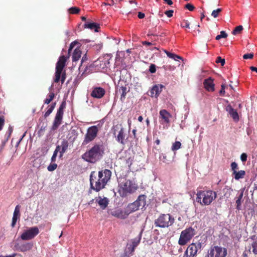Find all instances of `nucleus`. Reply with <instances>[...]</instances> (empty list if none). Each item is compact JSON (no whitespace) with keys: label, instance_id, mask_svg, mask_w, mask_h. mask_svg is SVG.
<instances>
[{"label":"nucleus","instance_id":"38","mask_svg":"<svg viewBox=\"0 0 257 257\" xmlns=\"http://www.w3.org/2000/svg\"><path fill=\"white\" fill-rule=\"evenodd\" d=\"M227 37V33L224 31H222L220 32V35H217L216 38H215V39L216 40H219V39H220L221 38H225Z\"/></svg>","mask_w":257,"mask_h":257},{"label":"nucleus","instance_id":"40","mask_svg":"<svg viewBox=\"0 0 257 257\" xmlns=\"http://www.w3.org/2000/svg\"><path fill=\"white\" fill-rule=\"evenodd\" d=\"M61 123V120H59L55 119L52 129L53 130H56L58 128V127L60 125Z\"/></svg>","mask_w":257,"mask_h":257},{"label":"nucleus","instance_id":"11","mask_svg":"<svg viewBox=\"0 0 257 257\" xmlns=\"http://www.w3.org/2000/svg\"><path fill=\"white\" fill-rule=\"evenodd\" d=\"M105 90L101 87H95L92 90L91 95L94 98H101L105 94Z\"/></svg>","mask_w":257,"mask_h":257},{"label":"nucleus","instance_id":"53","mask_svg":"<svg viewBox=\"0 0 257 257\" xmlns=\"http://www.w3.org/2000/svg\"><path fill=\"white\" fill-rule=\"evenodd\" d=\"M173 12L174 11L173 10H169L166 11L165 12V14H166L169 18H171L173 16Z\"/></svg>","mask_w":257,"mask_h":257},{"label":"nucleus","instance_id":"17","mask_svg":"<svg viewBox=\"0 0 257 257\" xmlns=\"http://www.w3.org/2000/svg\"><path fill=\"white\" fill-rule=\"evenodd\" d=\"M164 86L162 85H155L153 87L151 90L150 96L151 97H157L162 91V88Z\"/></svg>","mask_w":257,"mask_h":257},{"label":"nucleus","instance_id":"32","mask_svg":"<svg viewBox=\"0 0 257 257\" xmlns=\"http://www.w3.org/2000/svg\"><path fill=\"white\" fill-rule=\"evenodd\" d=\"M63 71L58 70L56 69L55 72V78L54 79V82L56 83L60 81L61 75Z\"/></svg>","mask_w":257,"mask_h":257},{"label":"nucleus","instance_id":"48","mask_svg":"<svg viewBox=\"0 0 257 257\" xmlns=\"http://www.w3.org/2000/svg\"><path fill=\"white\" fill-rule=\"evenodd\" d=\"M185 8L190 11H192L194 9V7L191 4H187L185 5Z\"/></svg>","mask_w":257,"mask_h":257},{"label":"nucleus","instance_id":"6","mask_svg":"<svg viewBox=\"0 0 257 257\" xmlns=\"http://www.w3.org/2000/svg\"><path fill=\"white\" fill-rule=\"evenodd\" d=\"M196 230L192 227H189L183 230L180 234L178 243L181 245L186 244L195 235Z\"/></svg>","mask_w":257,"mask_h":257},{"label":"nucleus","instance_id":"55","mask_svg":"<svg viewBox=\"0 0 257 257\" xmlns=\"http://www.w3.org/2000/svg\"><path fill=\"white\" fill-rule=\"evenodd\" d=\"M4 124V119L0 117V131L2 129L3 126Z\"/></svg>","mask_w":257,"mask_h":257},{"label":"nucleus","instance_id":"47","mask_svg":"<svg viewBox=\"0 0 257 257\" xmlns=\"http://www.w3.org/2000/svg\"><path fill=\"white\" fill-rule=\"evenodd\" d=\"M253 57V54L252 53H248L245 54L243 56V58L245 59H252Z\"/></svg>","mask_w":257,"mask_h":257},{"label":"nucleus","instance_id":"60","mask_svg":"<svg viewBox=\"0 0 257 257\" xmlns=\"http://www.w3.org/2000/svg\"><path fill=\"white\" fill-rule=\"evenodd\" d=\"M65 78H66V77H65V73H64L62 75V77H61V82H62V83H63L65 80Z\"/></svg>","mask_w":257,"mask_h":257},{"label":"nucleus","instance_id":"23","mask_svg":"<svg viewBox=\"0 0 257 257\" xmlns=\"http://www.w3.org/2000/svg\"><path fill=\"white\" fill-rule=\"evenodd\" d=\"M146 196L145 195H140L135 201L139 208H143L146 205Z\"/></svg>","mask_w":257,"mask_h":257},{"label":"nucleus","instance_id":"29","mask_svg":"<svg viewBox=\"0 0 257 257\" xmlns=\"http://www.w3.org/2000/svg\"><path fill=\"white\" fill-rule=\"evenodd\" d=\"M243 191H242L239 196L238 197L236 201V208L238 210H239L240 209V206L241 205V200L242 199V197H243Z\"/></svg>","mask_w":257,"mask_h":257},{"label":"nucleus","instance_id":"59","mask_svg":"<svg viewBox=\"0 0 257 257\" xmlns=\"http://www.w3.org/2000/svg\"><path fill=\"white\" fill-rule=\"evenodd\" d=\"M65 78H66V77H65V73H64L62 75V77H61V82H62V83H63L65 80Z\"/></svg>","mask_w":257,"mask_h":257},{"label":"nucleus","instance_id":"37","mask_svg":"<svg viewBox=\"0 0 257 257\" xmlns=\"http://www.w3.org/2000/svg\"><path fill=\"white\" fill-rule=\"evenodd\" d=\"M140 242V238L135 239L132 242V249L131 252H133L135 250V248L138 245Z\"/></svg>","mask_w":257,"mask_h":257},{"label":"nucleus","instance_id":"21","mask_svg":"<svg viewBox=\"0 0 257 257\" xmlns=\"http://www.w3.org/2000/svg\"><path fill=\"white\" fill-rule=\"evenodd\" d=\"M159 114L160 117L164 120V122L167 123H169V118L171 117V115L166 110H161Z\"/></svg>","mask_w":257,"mask_h":257},{"label":"nucleus","instance_id":"1","mask_svg":"<svg viewBox=\"0 0 257 257\" xmlns=\"http://www.w3.org/2000/svg\"><path fill=\"white\" fill-rule=\"evenodd\" d=\"M111 176V171L107 169L99 171L97 174L95 172H91L90 176L91 189L97 192L99 191L104 188L106 183L110 179Z\"/></svg>","mask_w":257,"mask_h":257},{"label":"nucleus","instance_id":"62","mask_svg":"<svg viewBox=\"0 0 257 257\" xmlns=\"http://www.w3.org/2000/svg\"><path fill=\"white\" fill-rule=\"evenodd\" d=\"M16 255V253H14L13 254L9 255H6V256L0 255V257H15Z\"/></svg>","mask_w":257,"mask_h":257},{"label":"nucleus","instance_id":"14","mask_svg":"<svg viewBox=\"0 0 257 257\" xmlns=\"http://www.w3.org/2000/svg\"><path fill=\"white\" fill-rule=\"evenodd\" d=\"M108 213L112 216L121 219H124L127 216L126 213H123L120 209H119L110 210L108 211Z\"/></svg>","mask_w":257,"mask_h":257},{"label":"nucleus","instance_id":"58","mask_svg":"<svg viewBox=\"0 0 257 257\" xmlns=\"http://www.w3.org/2000/svg\"><path fill=\"white\" fill-rule=\"evenodd\" d=\"M105 6H107V5H109V6H112V5H114L115 4V3H114V0H111V3H110V4H107V3H104L103 4Z\"/></svg>","mask_w":257,"mask_h":257},{"label":"nucleus","instance_id":"44","mask_svg":"<svg viewBox=\"0 0 257 257\" xmlns=\"http://www.w3.org/2000/svg\"><path fill=\"white\" fill-rule=\"evenodd\" d=\"M54 96H55L54 93H51L50 94V95H49L50 98H46L45 99V103H46V104L50 103L51 102V101L54 98Z\"/></svg>","mask_w":257,"mask_h":257},{"label":"nucleus","instance_id":"7","mask_svg":"<svg viewBox=\"0 0 257 257\" xmlns=\"http://www.w3.org/2000/svg\"><path fill=\"white\" fill-rule=\"evenodd\" d=\"M98 128L96 125L91 126L87 130L86 134L84 136V139L82 145L83 146L87 145L93 141L97 137Z\"/></svg>","mask_w":257,"mask_h":257},{"label":"nucleus","instance_id":"61","mask_svg":"<svg viewBox=\"0 0 257 257\" xmlns=\"http://www.w3.org/2000/svg\"><path fill=\"white\" fill-rule=\"evenodd\" d=\"M167 4L170 6L173 4V2L171 0H164Z\"/></svg>","mask_w":257,"mask_h":257},{"label":"nucleus","instance_id":"12","mask_svg":"<svg viewBox=\"0 0 257 257\" xmlns=\"http://www.w3.org/2000/svg\"><path fill=\"white\" fill-rule=\"evenodd\" d=\"M33 246L32 242H27L21 245L18 244L15 245L16 249L22 252H25L31 250Z\"/></svg>","mask_w":257,"mask_h":257},{"label":"nucleus","instance_id":"16","mask_svg":"<svg viewBox=\"0 0 257 257\" xmlns=\"http://www.w3.org/2000/svg\"><path fill=\"white\" fill-rule=\"evenodd\" d=\"M225 110L226 111L228 112L230 116L233 118L234 121H237L239 120V116L237 112L235 109L233 108L230 105H228L226 108Z\"/></svg>","mask_w":257,"mask_h":257},{"label":"nucleus","instance_id":"19","mask_svg":"<svg viewBox=\"0 0 257 257\" xmlns=\"http://www.w3.org/2000/svg\"><path fill=\"white\" fill-rule=\"evenodd\" d=\"M96 202L102 209H104L108 205V199L106 197L102 198L99 196L96 199Z\"/></svg>","mask_w":257,"mask_h":257},{"label":"nucleus","instance_id":"41","mask_svg":"<svg viewBox=\"0 0 257 257\" xmlns=\"http://www.w3.org/2000/svg\"><path fill=\"white\" fill-rule=\"evenodd\" d=\"M58 152H59V147H56L55 150L54 152L53 155L51 158V162H54L56 161V158Z\"/></svg>","mask_w":257,"mask_h":257},{"label":"nucleus","instance_id":"36","mask_svg":"<svg viewBox=\"0 0 257 257\" xmlns=\"http://www.w3.org/2000/svg\"><path fill=\"white\" fill-rule=\"evenodd\" d=\"M55 104H56V103H54V104H52L51 105L50 107L45 112V115H44L45 117L48 116L52 113V111L53 110V109H54V108L55 107Z\"/></svg>","mask_w":257,"mask_h":257},{"label":"nucleus","instance_id":"2","mask_svg":"<svg viewBox=\"0 0 257 257\" xmlns=\"http://www.w3.org/2000/svg\"><path fill=\"white\" fill-rule=\"evenodd\" d=\"M103 154V146L102 144H95L83 155L82 158L87 162L94 163L100 160Z\"/></svg>","mask_w":257,"mask_h":257},{"label":"nucleus","instance_id":"9","mask_svg":"<svg viewBox=\"0 0 257 257\" xmlns=\"http://www.w3.org/2000/svg\"><path fill=\"white\" fill-rule=\"evenodd\" d=\"M39 232V230L37 227H33L25 230L21 237L24 240H30L34 238Z\"/></svg>","mask_w":257,"mask_h":257},{"label":"nucleus","instance_id":"15","mask_svg":"<svg viewBox=\"0 0 257 257\" xmlns=\"http://www.w3.org/2000/svg\"><path fill=\"white\" fill-rule=\"evenodd\" d=\"M203 85L206 90L208 91H213L214 90V84L212 78L209 77L204 80Z\"/></svg>","mask_w":257,"mask_h":257},{"label":"nucleus","instance_id":"64","mask_svg":"<svg viewBox=\"0 0 257 257\" xmlns=\"http://www.w3.org/2000/svg\"><path fill=\"white\" fill-rule=\"evenodd\" d=\"M183 257H193V256H190V254L189 253H186V251H185Z\"/></svg>","mask_w":257,"mask_h":257},{"label":"nucleus","instance_id":"34","mask_svg":"<svg viewBox=\"0 0 257 257\" xmlns=\"http://www.w3.org/2000/svg\"><path fill=\"white\" fill-rule=\"evenodd\" d=\"M252 252L257 254V237L254 239L251 244Z\"/></svg>","mask_w":257,"mask_h":257},{"label":"nucleus","instance_id":"18","mask_svg":"<svg viewBox=\"0 0 257 257\" xmlns=\"http://www.w3.org/2000/svg\"><path fill=\"white\" fill-rule=\"evenodd\" d=\"M68 147V143L67 141L63 140L60 145L57 146L59 147V152H60V158L63 156V154L66 151Z\"/></svg>","mask_w":257,"mask_h":257},{"label":"nucleus","instance_id":"35","mask_svg":"<svg viewBox=\"0 0 257 257\" xmlns=\"http://www.w3.org/2000/svg\"><path fill=\"white\" fill-rule=\"evenodd\" d=\"M221 11L222 9L220 8L213 10L211 13V16H212L214 18H216L218 17L219 14Z\"/></svg>","mask_w":257,"mask_h":257},{"label":"nucleus","instance_id":"22","mask_svg":"<svg viewBox=\"0 0 257 257\" xmlns=\"http://www.w3.org/2000/svg\"><path fill=\"white\" fill-rule=\"evenodd\" d=\"M66 58L64 56H62L59 58L58 61L56 64V69L58 70L63 71V68L65 65Z\"/></svg>","mask_w":257,"mask_h":257},{"label":"nucleus","instance_id":"28","mask_svg":"<svg viewBox=\"0 0 257 257\" xmlns=\"http://www.w3.org/2000/svg\"><path fill=\"white\" fill-rule=\"evenodd\" d=\"M63 114V108L62 105H61L59 107L58 110L57 112L55 119L59 120H61L62 118Z\"/></svg>","mask_w":257,"mask_h":257},{"label":"nucleus","instance_id":"33","mask_svg":"<svg viewBox=\"0 0 257 257\" xmlns=\"http://www.w3.org/2000/svg\"><path fill=\"white\" fill-rule=\"evenodd\" d=\"M181 146V143L180 142L177 141L173 144L171 149L173 151H175L179 149Z\"/></svg>","mask_w":257,"mask_h":257},{"label":"nucleus","instance_id":"30","mask_svg":"<svg viewBox=\"0 0 257 257\" xmlns=\"http://www.w3.org/2000/svg\"><path fill=\"white\" fill-rule=\"evenodd\" d=\"M164 52L167 54L168 57H169L170 58L173 59L175 60H176V58L179 59H182V57H181L180 56H178L174 53H171L167 51L166 50H164Z\"/></svg>","mask_w":257,"mask_h":257},{"label":"nucleus","instance_id":"24","mask_svg":"<svg viewBox=\"0 0 257 257\" xmlns=\"http://www.w3.org/2000/svg\"><path fill=\"white\" fill-rule=\"evenodd\" d=\"M81 56V51L79 48L74 50L72 55V62H76L80 59Z\"/></svg>","mask_w":257,"mask_h":257},{"label":"nucleus","instance_id":"43","mask_svg":"<svg viewBox=\"0 0 257 257\" xmlns=\"http://www.w3.org/2000/svg\"><path fill=\"white\" fill-rule=\"evenodd\" d=\"M57 167V165L56 164H51L47 168V169L49 171H54Z\"/></svg>","mask_w":257,"mask_h":257},{"label":"nucleus","instance_id":"25","mask_svg":"<svg viewBox=\"0 0 257 257\" xmlns=\"http://www.w3.org/2000/svg\"><path fill=\"white\" fill-rule=\"evenodd\" d=\"M20 213V206L19 205L16 206L14 214H13V217L12 219V226L14 227L16 223L18 216L19 215Z\"/></svg>","mask_w":257,"mask_h":257},{"label":"nucleus","instance_id":"26","mask_svg":"<svg viewBox=\"0 0 257 257\" xmlns=\"http://www.w3.org/2000/svg\"><path fill=\"white\" fill-rule=\"evenodd\" d=\"M84 27L91 30L94 29V31L96 32H98L100 29L99 25L95 23H85L84 24Z\"/></svg>","mask_w":257,"mask_h":257},{"label":"nucleus","instance_id":"54","mask_svg":"<svg viewBox=\"0 0 257 257\" xmlns=\"http://www.w3.org/2000/svg\"><path fill=\"white\" fill-rule=\"evenodd\" d=\"M77 42H76V41H74L73 42H72L70 45V47H69V50H68V54H70V51H71V50L73 49V48L74 47V45L77 44Z\"/></svg>","mask_w":257,"mask_h":257},{"label":"nucleus","instance_id":"63","mask_svg":"<svg viewBox=\"0 0 257 257\" xmlns=\"http://www.w3.org/2000/svg\"><path fill=\"white\" fill-rule=\"evenodd\" d=\"M250 69L251 70L253 71H255L257 73V68L256 67H253V66H251L250 67Z\"/></svg>","mask_w":257,"mask_h":257},{"label":"nucleus","instance_id":"51","mask_svg":"<svg viewBox=\"0 0 257 257\" xmlns=\"http://www.w3.org/2000/svg\"><path fill=\"white\" fill-rule=\"evenodd\" d=\"M225 85L224 84H222L221 85V90L219 91V93H220V95L223 96V95H224V94H225Z\"/></svg>","mask_w":257,"mask_h":257},{"label":"nucleus","instance_id":"31","mask_svg":"<svg viewBox=\"0 0 257 257\" xmlns=\"http://www.w3.org/2000/svg\"><path fill=\"white\" fill-rule=\"evenodd\" d=\"M119 91L121 92V96H120V99L121 101H122L123 99H124L125 97V95L126 94V88L125 87H121L120 89H119Z\"/></svg>","mask_w":257,"mask_h":257},{"label":"nucleus","instance_id":"45","mask_svg":"<svg viewBox=\"0 0 257 257\" xmlns=\"http://www.w3.org/2000/svg\"><path fill=\"white\" fill-rule=\"evenodd\" d=\"M215 62L217 63H220L221 66H223L225 61L224 59H222L220 57H217Z\"/></svg>","mask_w":257,"mask_h":257},{"label":"nucleus","instance_id":"3","mask_svg":"<svg viewBox=\"0 0 257 257\" xmlns=\"http://www.w3.org/2000/svg\"><path fill=\"white\" fill-rule=\"evenodd\" d=\"M196 201L201 205H208L216 198V193L211 190L198 191Z\"/></svg>","mask_w":257,"mask_h":257},{"label":"nucleus","instance_id":"49","mask_svg":"<svg viewBox=\"0 0 257 257\" xmlns=\"http://www.w3.org/2000/svg\"><path fill=\"white\" fill-rule=\"evenodd\" d=\"M189 23L187 20H184L183 23L181 25L182 27L189 28Z\"/></svg>","mask_w":257,"mask_h":257},{"label":"nucleus","instance_id":"5","mask_svg":"<svg viewBox=\"0 0 257 257\" xmlns=\"http://www.w3.org/2000/svg\"><path fill=\"white\" fill-rule=\"evenodd\" d=\"M174 222V218L169 214L161 215L155 221L156 226L161 228L168 227L172 225Z\"/></svg>","mask_w":257,"mask_h":257},{"label":"nucleus","instance_id":"39","mask_svg":"<svg viewBox=\"0 0 257 257\" xmlns=\"http://www.w3.org/2000/svg\"><path fill=\"white\" fill-rule=\"evenodd\" d=\"M242 30H243L242 26H238L236 27L234 29V30L232 32V34L234 35H235L237 34L240 33Z\"/></svg>","mask_w":257,"mask_h":257},{"label":"nucleus","instance_id":"8","mask_svg":"<svg viewBox=\"0 0 257 257\" xmlns=\"http://www.w3.org/2000/svg\"><path fill=\"white\" fill-rule=\"evenodd\" d=\"M208 257H225L227 250L225 248L218 246H212L208 250Z\"/></svg>","mask_w":257,"mask_h":257},{"label":"nucleus","instance_id":"10","mask_svg":"<svg viewBox=\"0 0 257 257\" xmlns=\"http://www.w3.org/2000/svg\"><path fill=\"white\" fill-rule=\"evenodd\" d=\"M201 247V244L200 242L192 243L187 247L186 250V253H189L190 254V256L194 257L196 255L198 249L200 248Z\"/></svg>","mask_w":257,"mask_h":257},{"label":"nucleus","instance_id":"50","mask_svg":"<svg viewBox=\"0 0 257 257\" xmlns=\"http://www.w3.org/2000/svg\"><path fill=\"white\" fill-rule=\"evenodd\" d=\"M247 155L245 153H242L240 156V159L243 162H245L247 160Z\"/></svg>","mask_w":257,"mask_h":257},{"label":"nucleus","instance_id":"46","mask_svg":"<svg viewBox=\"0 0 257 257\" xmlns=\"http://www.w3.org/2000/svg\"><path fill=\"white\" fill-rule=\"evenodd\" d=\"M156 66L155 64H151L150 66V68H149V71L151 73H154L156 72Z\"/></svg>","mask_w":257,"mask_h":257},{"label":"nucleus","instance_id":"13","mask_svg":"<svg viewBox=\"0 0 257 257\" xmlns=\"http://www.w3.org/2000/svg\"><path fill=\"white\" fill-rule=\"evenodd\" d=\"M115 128L117 129H119V131L118 132V134L116 136V140L118 142L121 143L122 145L124 144V139H125V135L124 134V128L121 125H116Z\"/></svg>","mask_w":257,"mask_h":257},{"label":"nucleus","instance_id":"42","mask_svg":"<svg viewBox=\"0 0 257 257\" xmlns=\"http://www.w3.org/2000/svg\"><path fill=\"white\" fill-rule=\"evenodd\" d=\"M69 11L71 14H78L80 11V9L77 7H72L69 9Z\"/></svg>","mask_w":257,"mask_h":257},{"label":"nucleus","instance_id":"56","mask_svg":"<svg viewBox=\"0 0 257 257\" xmlns=\"http://www.w3.org/2000/svg\"><path fill=\"white\" fill-rule=\"evenodd\" d=\"M138 16L139 19H143L145 17V14L142 12H139Z\"/></svg>","mask_w":257,"mask_h":257},{"label":"nucleus","instance_id":"57","mask_svg":"<svg viewBox=\"0 0 257 257\" xmlns=\"http://www.w3.org/2000/svg\"><path fill=\"white\" fill-rule=\"evenodd\" d=\"M87 59L86 58V55H84V56H83L82 59H81V65L79 67V69H80V67L81 66H82V63Z\"/></svg>","mask_w":257,"mask_h":257},{"label":"nucleus","instance_id":"20","mask_svg":"<svg viewBox=\"0 0 257 257\" xmlns=\"http://www.w3.org/2000/svg\"><path fill=\"white\" fill-rule=\"evenodd\" d=\"M139 208H140L138 206V205H137V202H136V201H135L133 203H130L127 205L125 209V213H126V215H128L132 212L138 210V209H139Z\"/></svg>","mask_w":257,"mask_h":257},{"label":"nucleus","instance_id":"52","mask_svg":"<svg viewBox=\"0 0 257 257\" xmlns=\"http://www.w3.org/2000/svg\"><path fill=\"white\" fill-rule=\"evenodd\" d=\"M231 167L233 172L234 171H236V169H237V164L235 162H232L231 164Z\"/></svg>","mask_w":257,"mask_h":257},{"label":"nucleus","instance_id":"4","mask_svg":"<svg viewBox=\"0 0 257 257\" xmlns=\"http://www.w3.org/2000/svg\"><path fill=\"white\" fill-rule=\"evenodd\" d=\"M137 189V185L133 181L125 180L120 183L118 192L121 197H126L128 194L133 193Z\"/></svg>","mask_w":257,"mask_h":257},{"label":"nucleus","instance_id":"27","mask_svg":"<svg viewBox=\"0 0 257 257\" xmlns=\"http://www.w3.org/2000/svg\"><path fill=\"white\" fill-rule=\"evenodd\" d=\"M233 174L235 175L234 178L236 180H238L240 178H242L245 175V171L243 170L239 171L237 172L236 171H234L233 172Z\"/></svg>","mask_w":257,"mask_h":257}]
</instances>
